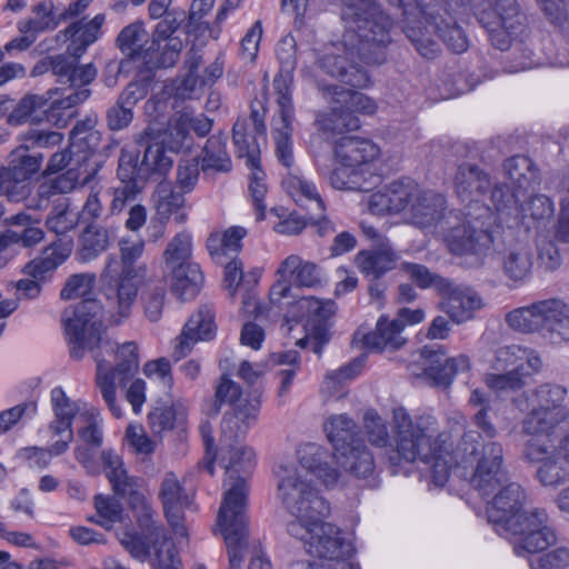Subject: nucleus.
<instances>
[{
  "mask_svg": "<svg viewBox=\"0 0 569 569\" xmlns=\"http://www.w3.org/2000/svg\"><path fill=\"white\" fill-rule=\"evenodd\" d=\"M531 267V256L525 248L510 249L503 254V273L508 279L515 282H521L526 280L530 274Z\"/></svg>",
  "mask_w": 569,
  "mask_h": 569,
  "instance_id": "nucleus-53",
  "label": "nucleus"
},
{
  "mask_svg": "<svg viewBox=\"0 0 569 569\" xmlns=\"http://www.w3.org/2000/svg\"><path fill=\"white\" fill-rule=\"evenodd\" d=\"M318 89L325 97H331L333 103L331 114L317 120L325 132L358 130L361 123L357 113L371 116L377 110L376 101L361 92L322 82H318Z\"/></svg>",
  "mask_w": 569,
  "mask_h": 569,
  "instance_id": "nucleus-13",
  "label": "nucleus"
},
{
  "mask_svg": "<svg viewBox=\"0 0 569 569\" xmlns=\"http://www.w3.org/2000/svg\"><path fill=\"white\" fill-rule=\"evenodd\" d=\"M183 194L182 191H176L170 181H160L153 193L158 214L168 219L172 213H177L183 207Z\"/></svg>",
  "mask_w": 569,
  "mask_h": 569,
  "instance_id": "nucleus-55",
  "label": "nucleus"
},
{
  "mask_svg": "<svg viewBox=\"0 0 569 569\" xmlns=\"http://www.w3.org/2000/svg\"><path fill=\"white\" fill-rule=\"evenodd\" d=\"M100 457L106 477L116 497L126 498L128 492L140 488V478L128 475L122 458L114 450L104 449Z\"/></svg>",
  "mask_w": 569,
  "mask_h": 569,
  "instance_id": "nucleus-40",
  "label": "nucleus"
},
{
  "mask_svg": "<svg viewBox=\"0 0 569 569\" xmlns=\"http://www.w3.org/2000/svg\"><path fill=\"white\" fill-rule=\"evenodd\" d=\"M214 312L210 306H201L184 325L174 345L172 356L176 361L189 355L193 345L200 340H210L216 332Z\"/></svg>",
  "mask_w": 569,
  "mask_h": 569,
  "instance_id": "nucleus-23",
  "label": "nucleus"
},
{
  "mask_svg": "<svg viewBox=\"0 0 569 569\" xmlns=\"http://www.w3.org/2000/svg\"><path fill=\"white\" fill-rule=\"evenodd\" d=\"M455 222L441 228L449 250L453 254H486L492 244L491 226L496 222L493 211L481 201L472 202L463 212L456 210Z\"/></svg>",
  "mask_w": 569,
  "mask_h": 569,
  "instance_id": "nucleus-8",
  "label": "nucleus"
},
{
  "mask_svg": "<svg viewBox=\"0 0 569 569\" xmlns=\"http://www.w3.org/2000/svg\"><path fill=\"white\" fill-rule=\"evenodd\" d=\"M281 118V127L277 128L273 132L276 143V156L278 160L287 168L293 163L292 151V122L295 120L293 103H289L288 108L283 104H278Z\"/></svg>",
  "mask_w": 569,
  "mask_h": 569,
  "instance_id": "nucleus-46",
  "label": "nucleus"
},
{
  "mask_svg": "<svg viewBox=\"0 0 569 569\" xmlns=\"http://www.w3.org/2000/svg\"><path fill=\"white\" fill-rule=\"evenodd\" d=\"M191 252V236L186 231L177 233L168 243L163 252L166 269L171 270L180 266L194 263L193 261L190 260Z\"/></svg>",
  "mask_w": 569,
  "mask_h": 569,
  "instance_id": "nucleus-52",
  "label": "nucleus"
},
{
  "mask_svg": "<svg viewBox=\"0 0 569 569\" xmlns=\"http://www.w3.org/2000/svg\"><path fill=\"white\" fill-rule=\"evenodd\" d=\"M505 176L519 191L527 192L538 179V170L532 160L523 154L512 156L503 162Z\"/></svg>",
  "mask_w": 569,
  "mask_h": 569,
  "instance_id": "nucleus-48",
  "label": "nucleus"
},
{
  "mask_svg": "<svg viewBox=\"0 0 569 569\" xmlns=\"http://www.w3.org/2000/svg\"><path fill=\"white\" fill-rule=\"evenodd\" d=\"M318 66L326 74L352 88H367L371 83L367 70L355 63L346 50H342V53L323 54Z\"/></svg>",
  "mask_w": 569,
  "mask_h": 569,
  "instance_id": "nucleus-27",
  "label": "nucleus"
},
{
  "mask_svg": "<svg viewBox=\"0 0 569 569\" xmlns=\"http://www.w3.org/2000/svg\"><path fill=\"white\" fill-rule=\"evenodd\" d=\"M526 192L511 188L507 183H498L491 190V202L496 209V219L509 227L526 224L527 209L521 198Z\"/></svg>",
  "mask_w": 569,
  "mask_h": 569,
  "instance_id": "nucleus-28",
  "label": "nucleus"
},
{
  "mask_svg": "<svg viewBox=\"0 0 569 569\" xmlns=\"http://www.w3.org/2000/svg\"><path fill=\"white\" fill-rule=\"evenodd\" d=\"M567 396V389L560 385L543 383L537 387L532 393V406L552 411L556 417L565 419V411L561 407L562 401Z\"/></svg>",
  "mask_w": 569,
  "mask_h": 569,
  "instance_id": "nucleus-51",
  "label": "nucleus"
},
{
  "mask_svg": "<svg viewBox=\"0 0 569 569\" xmlns=\"http://www.w3.org/2000/svg\"><path fill=\"white\" fill-rule=\"evenodd\" d=\"M62 323L70 357L81 360L89 351L97 365V386L109 410L122 416L117 403V385L126 387L139 368L138 346L128 341L119 346L106 335L103 308L96 299H83L63 311Z\"/></svg>",
  "mask_w": 569,
  "mask_h": 569,
  "instance_id": "nucleus-1",
  "label": "nucleus"
},
{
  "mask_svg": "<svg viewBox=\"0 0 569 569\" xmlns=\"http://www.w3.org/2000/svg\"><path fill=\"white\" fill-rule=\"evenodd\" d=\"M173 160L166 156L163 148L158 144H148L143 157L139 160V152L122 150L119 157L117 176L124 186L113 192L109 211L119 214L133 201L149 179L164 177L172 168Z\"/></svg>",
  "mask_w": 569,
  "mask_h": 569,
  "instance_id": "nucleus-7",
  "label": "nucleus"
},
{
  "mask_svg": "<svg viewBox=\"0 0 569 569\" xmlns=\"http://www.w3.org/2000/svg\"><path fill=\"white\" fill-rule=\"evenodd\" d=\"M379 147L368 139L352 136L341 137L336 144L335 154L340 163L360 172V168L378 158Z\"/></svg>",
  "mask_w": 569,
  "mask_h": 569,
  "instance_id": "nucleus-34",
  "label": "nucleus"
},
{
  "mask_svg": "<svg viewBox=\"0 0 569 569\" xmlns=\"http://www.w3.org/2000/svg\"><path fill=\"white\" fill-rule=\"evenodd\" d=\"M300 465L322 480L326 486L333 485L338 479V471L332 466L333 457L323 447L317 443H306L298 450Z\"/></svg>",
  "mask_w": 569,
  "mask_h": 569,
  "instance_id": "nucleus-35",
  "label": "nucleus"
},
{
  "mask_svg": "<svg viewBox=\"0 0 569 569\" xmlns=\"http://www.w3.org/2000/svg\"><path fill=\"white\" fill-rule=\"evenodd\" d=\"M297 303L300 310L303 311L302 317L306 318L307 325L312 330L326 328V321L335 311V303L332 301L323 302L313 297L301 298Z\"/></svg>",
  "mask_w": 569,
  "mask_h": 569,
  "instance_id": "nucleus-57",
  "label": "nucleus"
},
{
  "mask_svg": "<svg viewBox=\"0 0 569 569\" xmlns=\"http://www.w3.org/2000/svg\"><path fill=\"white\" fill-rule=\"evenodd\" d=\"M144 246L141 238L122 237L118 242L120 260L109 256L101 273L102 293L110 312L114 311L121 319L130 315L138 296V279L146 276V266L137 264Z\"/></svg>",
  "mask_w": 569,
  "mask_h": 569,
  "instance_id": "nucleus-6",
  "label": "nucleus"
},
{
  "mask_svg": "<svg viewBox=\"0 0 569 569\" xmlns=\"http://www.w3.org/2000/svg\"><path fill=\"white\" fill-rule=\"evenodd\" d=\"M543 486H558L569 480V432L557 443L553 458L540 471Z\"/></svg>",
  "mask_w": 569,
  "mask_h": 569,
  "instance_id": "nucleus-47",
  "label": "nucleus"
},
{
  "mask_svg": "<svg viewBox=\"0 0 569 569\" xmlns=\"http://www.w3.org/2000/svg\"><path fill=\"white\" fill-rule=\"evenodd\" d=\"M52 94V90H48L46 94H26L9 113L7 122L20 126L26 122L47 121L57 128H66L77 116L76 106L84 102L91 90L80 89L51 101Z\"/></svg>",
  "mask_w": 569,
  "mask_h": 569,
  "instance_id": "nucleus-11",
  "label": "nucleus"
},
{
  "mask_svg": "<svg viewBox=\"0 0 569 569\" xmlns=\"http://www.w3.org/2000/svg\"><path fill=\"white\" fill-rule=\"evenodd\" d=\"M114 240V231L97 222L88 223L79 237L77 259L90 262L106 252Z\"/></svg>",
  "mask_w": 569,
  "mask_h": 569,
  "instance_id": "nucleus-38",
  "label": "nucleus"
},
{
  "mask_svg": "<svg viewBox=\"0 0 569 569\" xmlns=\"http://www.w3.org/2000/svg\"><path fill=\"white\" fill-rule=\"evenodd\" d=\"M438 295L440 310L457 325L471 320L482 307V299L475 289L450 279L440 282Z\"/></svg>",
  "mask_w": 569,
  "mask_h": 569,
  "instance_id": "nucleus-18",
  "label": "nucleus"
},
{
  "mask_svg": "<svg viewBox=\"0 0 569 569\" xmlns=\"http://www.w3.org/2000/svg\"><path fill=\"white\" fill-rule=\"evenodd\" d=\"M70 158H76V166H82L96 157L101 142V134L93 128L90 119L78 121L70 131Z\"/></svg>",
  "mask_w": 569,
  "mask_h": 569,
  "instance_id": "nucleus-36",
  "label": "nucleus"
},
{
  "mask_svg": "<svg viewBox=\"0 0 569 569\" xmlns=\"http://www.w3.org/2000/svg\"><path fill=\"white\" fill-rule=\"evenodd\" d=\"M363 426L368 436V440L375 447L387 448L392 447V437H390L385 420L373 410L365 413Z\"/></svg>",
  "mask_w": 569,
  "mask_h": 569,
  "instance_id": "nucleus-64",
  "label": "nucleus"
},
{
  "mask_svg": "<svg viewBox=\"0 0 569 569\" xmlns=\"http://www.w3.org/2000/svg\"><path fill=\"white\" fill-rule=\"evenodd\" d=\"M190 140V120L189 114H180L177 118L172 119L169 122L166 139L163 143L157 142L162 148H164V144L174 152L180 151L182 148L189 147L188 141ZM137 142L141 146L147 148L148 144H153L154 142H151L150 133L148 129H146L137 139ZM163 152H166V149H163ZM167 156V153H164Z\"/></svg>",
  "mask_w": 569,
  "mask_h": 569,
  "instance_id": "nucleus-45",
  "label": "nucleus"
},
{
  "mask_svg": "<svg viewBox=\"0 0 569 569\" xmlns=\"http://www.w3.org/2000/svg\"><path fill=\"white\" fill-rule=\"evenodd\" d=\"M452 4H439L433 9H425L426 22L432 27L438 37L453 53H462L469 48V40L463 29L457 23L451 12Z\"/></svg>",
  "mask_w": 569,
  "mask_h": 569,
  "instance_id": "nucleus-22",
  "label": "nucleus"
},
{
  "mask_svg": "<svg viewBox=\"0 0 569 569\" xmlns=\"http://www.w3.org/2000/svg\"><path fill=\"white\" fill-rule=\"evenodd\" d=\"M286 186L289 194L296 200L297 203L303 200L313 201L318 210H325V203L313 182L303 177L291 176L286 180Z\"/></svg>",
  "mask_w": 569,
  "mask_h": 569,
  "instance_id": "nucleus-62",
  "label": "nucleus"
},
{
  "mask_svg": "<svg viewBox=\"0 0 569 569\" xmlns=\"http://www.w3.org/2000/svg\"><path fill=\"white\" fill-rule=\"evenodd\" d=\"M228 137L224 133L212 134L208 138L203 148L201 168L203 171L214 170L220 172H229L232 162L227 152Z\"/></svg>",
  "mask_w": 569,
  "mask_h": 569,
  "instance_id": "nucleus-49",
  "label": "nucleus"
},
{
  "mask_svg": "<svg viewBox=\"0 0 569 569\" xmlns=\"http://www.w3.org/2000/svg\"><path fill=\"white\" fill-rule=\"evenodd\" d=\"M159 497L161 499L164 516L176 535L187 536V529L182 523L184 510H196L192 496L184 488L173 472H167L162 479Z\"/></svg>",
  "mask_w": 569,
  "mask_h": 569,
  "instance_id": "nucleus-21",
  "label": "nucleus"
},
{
  "mask_svg": "<svg viewBox=\"0 0 569 569\" xmlns=\"http://www.w3.org/2000/svg\"><path fill=\"white\" fill-rule=\"evenodd\" d=\"M63 136L58 131L46 129H29L21 139V144L17 149H24L27 156H40L41 162L43 154L37 149H52L60 144Z\"/></svg>",
  "mask_w": 569,
  "mask_h": 569,
  "instance_id": "nucleus-54",
  "label": "nucleus"
},
{
  "mask_svg": "<svg viewBox=\"0 0 569 569\" xmlns=\"http://www.w3.org/2000/svg\"><path fill=\"white\" fill-rule=\"evenodd\" d=\"M72 237H60L42 251V256L29 261L22 269L28 277L48 279L71 254Z\"/></svg>",
  "mask_w": 569,
  "mask_h": 569,
  "instance_id": "nucleus-30",
  "label": "nucleus"
},
{
  "mask_svg": "<svg viewBox=\"0 0 569 569\" xmlns=\"http://www.w3.org/2000/svg\"><path fill=\"white\" fill-rule=\"evenodd\" d=\"M455 190L461 201H468L467 206L480 201L491 188L489 174L477 164L463 162L458 166L455 174Z\"/></svg>",
  "mask_w": 569,
  "mask_h": 569,
  "instance_id": "nucleus-32",
  "label": "nucleus"
},
{
  "mask_svg": "<svg viewBox=\"0 0 569 569\" xmlns=\"http://www.w3.org/2000/svg\"><path fill=\"white\" fill-rule=\"evenodd\" d=\"M233 441L221 437V462L226 469L227 479L224 486H228L224 492L222 503L218 516L224 509L228 520L236 521V513H242L243 521H248L247 502L249 487L246 473L254 466V451L250 447L233 445Z\"/></svg>",
  "mask_w": 569,
  "mask_h": 569,
  "instance_id": "nucleus-12",
  "label": "nucleus"
},
{
  "mask_svg": "<svg viewBox=\"0 0 569 569\" xmlns=\"http://www.w3.org/2000/svg\"><path fill=\"white\" fill-rule=\"evenodd\" d=\"M232 141L239 158L246 159V166L250 170L259 169L261 146L267 143V137L249 129L246 119H237L232 127Z\"/></svg>",
  "mask_w": 569,
  "mask_h": 569,
  "instance_id": "nucleus-37",
  "label": "nucleus"
},
{
  "mask_svg": "<svg viewBox=\"0 0 569 569\" xmlns=\"http://www.w3.org/2000/svg\"><path fill=\"white\" fill-rule=\"evenodd\" d=\"M278 490L284 508L295 517L287 523V532L300 540L310 556L319 558L310 562L312 569H360L347 561L353 548L339 527L326 521L330 503L309 481L297 470H289L279 481Z\"/></svg>",
  "mask_w": 569,
  "mask_h": 569,
  "instance_id": "nucleus-2",
  "label": "nucleus"
},
{
  "mask_svg": "<svg viewBox=\"0 0 569 569\" xmlns=\"http://www.w3.org/2000/svg\"><path fill=\"white\" fill-rule=\"evenodd\" d=\"M217 523L227 546L230 569H240L243 550L248 543V521H243L239 511L236 513V521L228 520L223 509L217 518Z\"/></svg>",
  "mask_w": 569,
  "mask_h": 569,
  "instance_id": "nucleus-33",
  "label": "nucleus"
},
{
  "mask_svg": "<svg viewBox=\"0 0 569 569\" xmlns=\"http://www.w3.org/2000/svg\"><path fill=\"white\" fill-rule=\"evenodd\" d=\"M446 198L431 190L419 189L409 213L413 226L421 229H433L437 232L441 228H448V223L457 219L456 210L446 211Z\"/></svg>",
  "mask_w": 569,
  "mask_h": 569,
  "instance_id": "nucleus-19",
  "label": "nucleus"
},
{
  "mask_svg": "<svg viewBox=\"0 0 569 569\" xmlns=\"http://www.w3.org/2000/svg\"><path fill=\"white\" fill-rule=\"evenodd\" d=\"M103 22L104 16L97 14L84 24L82 21L71 23L63 33L66 38L72 39L73 43L79 42L80 48L78 49L83 52L88 46L97 41Z\"/></svg>",
  "mask_w": 569,
  "mask_h": 569,
  "instance_id": "nucleus-59",
  "label": "nucleus"
},
{
  "mask_svg": "<svg viewBox=\"0 0 569 569\" xmlns=\"http://www.w3.org/2000/svg\"><path fill=\"white\" fill-rule=\"evenodd\" d=\"M117 44L137 72L144 79L154 70L173 67L181 53L183 43L180 38L156 48V41L149 43L148 32L141 21L124 27L117 37Z\"/></svg>",
  "mask_w": 569,
  "mask_h": 569,
  "instance_id": "nucleus-9",
  "label": "nucleus"
},
{
  "mask_svg": "<svg viewBox=\"0 0 569 569\" xmlns=\"http://www.w3.org/2000/svg\"><path fill=\"white\" fill-rule=\"evenodd\" d=\"M481 433L476 430L466 431L460 441L458 442L456 449L452 452L448 451V447L446 445V439L442 438L443 441V456L447 460H449V470L452 466L465 467L473 466L477 462L478 466L479 460L483 456V448L489 443H480Z\"/></svg>",
  "mask_w": 569,
  "mask_h": 569,
  "instance_id": "nucleus-42",
  "label": "nucleus"
},
{
  "mask_svg": "<svg viewBox=\"0 0 569 569\" xmlns=\"http://www.w3.org/2000/svg\"><path fill=\"white\" fill-rule=\"evenodd\" d=\"M260 396L253 393L251 399L239 402L231 413H226L222 423V438L239 440L246 436L248 430L256 425L260 411Z\"/></svg>",
  "mask_w": 569,
  "mask_h": 569,
  "instance_id": "nucleus-31",
  "label": "nucleus"
},
{
  "mask_svg": "<svg viewBox=\"0 0 569 569\" xmlns=\"http://www.w3.org/2000/svg\"><path fill=\"white\" fill-rule=\"evenodd\" d=\"M7 220L12 224L21 227V230H8L3 234L4 242L20 243L22 247L31 248L43 240V230L29 224L30 218L28 214L17 213Z\"/></svg>",
  "mask_w": 569,
  "mask_h": 569,
  "instance_id": "nucleus-50",
  "label": "nucleus"
},
{
  "mask_svg": "<svg viewBox=\"0 0 569 569\" xmlns=\"http://www.w3.org/2000/svg\"><path fill=\"white\" fill-rule=\"evenodd\" d=\"M170 272L171 291L180 300L193 299L200 291L204 277L198 263L180 266Z\"/></svg>",
  "mask_w": 569,
  "mask_h": 569,
  "instance_id": "nucleus-44",
  "label": "nucleus"
},
{
  "mask_svg": "<svg viewBox=\"0 0 569 569\" xmlns=\"http://www.w3.org/2000/svg\"><path fill=\"white\" fill-rule=\"evenodd\" d=\"M24 149H14L8 164L0 167V196L19 202L31 191V178L41 167L40 156H27Z\"/></svg>",
  "mask_w": 569,
  "mask_h": 569,
  "instance_id": "nucleus-15",
  "label": "nucleus"
},
{
  "mask_svg": "<svg viewBox=\"0 0 569 569\" xmlns=\"http://www.w3.org/2000/svg\"><path fill=\"white\" fill-rule=\"evenodd\" d=\"M336 457L340 467L357 478H368L376 468L375 458L363 439L342 450Z\"/></svg>",
  "mask_w": 569,
  "mask_h": 569,
  "instance_id": "nucleus-43",
  "label": "nucleus"
},
{
  "mask_svg": "<svg viewBox=\"0 0 569 569\" xmlns=\"http://www.w3.org/2000/svg\"><path fill=\"white\" fill-rule=\"evenodd\" d=\"M418 190V184L410 179L392 181L383 191L371 194L369 209L375 214L410 210Z\"/></svg>",
  "mask_w": 569,
  "mask_h": 569,
  "instance_id": "nucleus-25",
  "label": "nucleus"
},
{
  "mask_svg": "<svg viewBox=\"0 0 569 569\" xmlns=\"http://www.w3.org/2000/svg\"><path fill=\"white\" fill-rule=\"evenodd\" d=\"M548 515L542 509H535L530 515H523L522 520L509 527L506 533L513 536V551L517 556L537 553L553 545L557 536L548 526Z\"/></svg>",
  "mask_w": 569,
  "mask_h": 569,
  "instance_id": "nucleus-16",
  "label": "nucleus"
},
{
  "mask_svg": "<svg viewBox=\"0 0 569 569\" xmlns=\"http://www.w3.org/2000/svg\"><path fill=\"white\" fill-rule=\"evenodd\" d=\"M483 450V456L475 468L470 482L482 496H489L498 489L487 507V517L496 532L502 536L515 522L522 520L523 515H530V512H522L527 495L519 483L508 481L503 469L501 443L489 441Z\"/></svg>",
  "mask_w": 569,
  "mask_h": 569,
  "instance_id": "nucleus-3",
  "label": "nucleus"
},
{
  "mask_svg": "<svg viewBox=\"0 0 569 569\" xmlns=\"http://www.w3.org/2000/svg\"><path fill=\"white\" fill-rule=\"evenodd\" d=\"M279 72L273 79L277 103L288 108L292 102L293 72L297 68V42L293 36L286 34L276 47Z\"/></svg>",
  "mask_w": 569,
  "mask_h": 569,
  "instance_id": "nucleus-24",
  "label": "nucleus"
},
{
  "mask_svg": "<svg viewBox=\"0 0 569 569\" xmlns=\"http://www.w3.org/2000/svg\"><path fill=\"white\" fill-rule=\"evenodd\" d=\"M398 260V253L389 243L359 251L356 256V263L367 278H382L395 269Z\"/></svg>",
  "mask_w": 569,
  "mask_h": 569,
  "instance_id": "nucleus-39",
  "label": "nucleus"
},
{
  "mask_svg": "<svg viewBox=\"0 0 569 569\" xmlns=\"http://www.w3.org/2000/svg\"><path fill=\"white\" fill-rule=\"evenodd\" d=\"M476 17L491 44L500 51L510 49L528 28L527 14L517 0H490V8L476 12Z\"/></svg>",
  "mask_w": 569,
  "mask_h": 569,
  "instance_id": "nucleus-14",
  "label": "nucleus"
},
{
  "mask_svg": "<svg viewBox=\"0 0 569 569\" xmlns=\"http://www.w3.org/2000/svg\"><path fill=\"white\" fill-rule=\"evenodd\" d=\"M81 51L76 48L72 56L57 54L49 57L52 74L56 76L59 83H68L73 93L80 89H88L97 77V68L92 63L78 66V58Z\"/></svg>",
  "mask_w": 569,
  "mask_h": 569,
  "instance_id": "nucleus-26",
  "label": "nucleus"
},
{
  "mask_svg": "<svg viewBox=\"0 0 569 569\" xmlns=\"http://www.w3.org/2000/svg\"><path fill=\"white\" fill-rule=\"evenodd\" d=\"M508 326L519 332H543L552 343L569 342V305L546 299L517 308L506 316Z\"/></svg>",
  "mask_w": 569,
  "mask_h": 569,
  "instance_id": "nucleus-10",
  "label": "nucleus"
},
{
  "mask_svg": "<svg viewBox=\"0 0 569 569\" xmlns=\"http://www.w3.org/2000/svg\"><path fill=\"white\" fill-rule=\"evenodd\" d=\"M401 332L402 326L400 321L390 320L388 317L381 316L377 321L375 331L366 333L357 330L353 336V342L361 343L368 350H397L406 342Z\"/></svg>",
  "mask_w": 569,
  "mask_h": 569,
  "instance_id": "nucleus-29",
  "label": "nucleus"
},
{
  "mask_svg": "<svg viewBox=\"0 0 569 569\" xmlns=\"http://www.w3.org/2000/svg\"><path fill=\"white\" fill-rule=\"evenodd\" d=\"M561 421L562 417L553 416L552 411L532 406V410L522 421V432L531 436L548 435Z\"/></svg>",
  "mask_w": 569,
  "mask_h": 569,
  "instance_id": "nucleus-61",
  "label": "nucleus"
},
{
  "mask_svg": "<svg viewBox=\"0 0 569 569\" xmlns=\"http://www.w3.org/2000/svg\"><path fill=\"white\" fill-rule=\"evenodd\" d=\"M423 373L436 386L449 387L455 377L470 369V359L466 355L447 358L445 348L439 343L427 345L420 350Z\"/></svg>",
  "mask_w": 569,
  "mask_h": 569,
  "instance_id": "nucleus-20",
  "label": "nucleus"
},
{
  "mask_svg": "<svg viewBox=\"0 0 569 569\" xmlns=\"http://www.w3.org/2000/svg\"><path fill=\"white\" fill-rule=\"evenodd\" d=\"M400 270L408 276V278L420 289H428L433 287L437 292L440 291V282L446 281L443 278L435 272H431L428 267L415 262H402Z\"/></svg>",
  "mask_w": 569,
  "mask_h": 569,
  "instance_id": "nucleus-63",
  "label": "nucleus"
},
{
  "mask_svg": "<svg viewBox=\"0 0 569 569\" xmlns=\"http://www.w3.org/2000/svg\"><path fill=\"white\" fill-rule=\"evenodd\" d=\"M431 417H419L412 420L403 409L393 410L392 447L388 456L391 466L401 461L421 462L429 465L432 481L442 487L449 478V460L443 456L442 435H437Z\"/></svg>",
  "mask_w": 569,
  "mask_h": 569,
  "instance_id": "nucleus-4",
  "label": "nucleus"
},
{
  "mask_svg": "<svg viewBox=\"0 0 569 569\" xmlns=\"http://www.w3.org/2000/svg\"><path fill=\"white\" fill-rule=\"evenodd\" d=\"M345 43L367 64H382L392 42L393 21L373 0H342Z\"/></svg>",
  "mask_w": 569,
  "mask_h": 569,
  "instance_id": "nucleus-5",
  "label": "nucleus"
},
{
  "mask_svg": "<svg viewBox=\"0 0 569 569\" xmlns=\"http://www.w3.org/2000/svg\"><path fill=\"white\" fill-rule=\"evenodd\" d=\"M277 274L281 277L270 288L269 299L272 306L281 308L284 299L292 298L291 283L298 288H313L321 281L318 266L310 261H305L298 254L288 256L279 266Z\"/></svg>",
  "mask_w": 569,
  "mask_h": 569,
  "instance_id": "nucleus-17",
  "label": "nucleus"
},
{
  "mask_svg": "<svg viewBox=\"0 0 569 569\" xmlns=\"http://www.w3.org/2000/svg\"><path fill=\"white\" fill-rule=\"evenodd\" d=\"M323 428L336 455L362 440L358 425L346 413L329 417Z\"/></svg>",
  "mask_w": 569,
  "mask_h": 569,
  "instance_id": "nucleus-41",
  "label": "nucleus"
},
{
  "mask_svg": "<svg viewBox=\"0 0 569 569\" xmlns=\"http://www.w3.org/2000/svg\"><path fill=\"white\" fill-rule=\"evenodd\" d=\"M79 222V212L71 209L67 202H61L52 208L46 219L49 231L58 238L69 237L67 233L73 230Z\"/></svg>",
  "mask_w": 569,
  "mask_h": 569,
  "instance_id": "nucleus-56",
  "label": "nucleus"
},
{
  "mask_svg": "<svg viewBox=\"0 0 569 569\" xmlns=\"http://www.w3.org/2000/svg\"><path fill=\"white\" fill-rule=\"evenodd\" d=\"M403 32L421 57L433 59L440 52L439 43L430 36L427 27L422 26L421 21L412 26L406 24Z\"/></svg>",
  "mask_w": 569,
  "mask_h": 569,
  "instance_id": "nucleus-58",
  "label": "nucleus"
},
{
  "mask_svg": "<svg viewBox=\"0 0 569 569\" xmlns=\"http://www.w3.org/2000/svg\"><path fill=\"white\" fill-rule=\"evenodd\" d=\"M93 507L102 518L100 527L108 531L113 528L114 523L123 521V507L116 496L98 493L93 497Z\"/></svg>",
  "mask_w": 569,
  "mask_h": 569,
  "instance_id": "nucleus-60",
  "label": "nucleus"
}]
</instances>
